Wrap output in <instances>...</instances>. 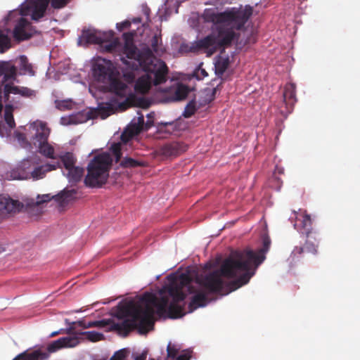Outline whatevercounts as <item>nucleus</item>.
Wrapping results in <instances>:
<instances>
[{
	"label": "nucleus",
	"instance_id": "4be33fe9",
	"mask_svg": "<svg viewBox=\"0 0 360 360\" xmlns=\"http://www.w3.org/2000/svg\"><path fill=\"white\" fill-rule=\"evenodd\" d=\"M49 1L50 0H32L30 2L33 8L32 13L33 20H38L44 15Z\"/></svg>",
	"mask_w": 360,
	"mask_h": 360
},
{
	"label": "nucleus",
	"instance_id": "412c9836",
	"mask_svg": "<svg viewBox=\"0 0 360 360\" xmlns=\"http://www.w3.org/2000/svg\"><path fill=\"white\" fill-rule=\"evenodd\" d=\"M77 193L76 189H64L57 195H53V198L60 207H64L76 199Z\"/></svg>",
	"mask_w": 360,
	"mask_h": 360
},
{
	"label": "nucleus",
	"instance_id": "6e6d98bb",
	"mask_svg": "<svg viewBox=\"0 0 360 360\" xmlns=\"http://www.w3.org/2000/svg\"><path fill=\"white\" fill-rule=\"evenodd\" d=\"M64 332H65V330H64V329H60V330H59L52 332V333L50 334L49 337H50V338H53V337H55V336H56V335H58L63 334V333H64Z\"/></svg>",
	"mask_w": 360,
	"mask_h": 360
},
{
	"label": "nucleus",
	"instance_id": "338daca9",
	"mask_svg": "<svg viewBox=\"0 0 360 360\" xmlns=\"http://www.w3.org/2000/svg\"><path fill=\"white\" fill-rule=\"evenodd\" d=\"M19 58H20L21 60H22V56H19Z\"/></svg>",
	"mask_w": 360,
	"mask_h": 360
},
{
	"label": "nucleus",
	"instance_id": "3c124183",
	"mask_svg": "<svg viewBox=\"0 0 360 360\" xmlns=\"http://www.w3.org/2000/svg\"><path fill=\"white\" fill-rule=\"evenodd\" d=\"M72 324L77 325L84 329L92 328V326L90 325V324H92V322L91 321L86 322L84 320L77 321L76 322L72 323Z\"/></svg>",
	"mask_w": 360,
	"mask_h": 360
},
{
	"label": "nucleus",
	"instance_id": "7c9ffc66",
	"mask_svg": "<svg viewBox=\"0 0 360 360\" xmlns=\"http://www.w3.org/2000/svg\"><path fill=\"white\" fill-rule=\"evenodd\" d=\"M61 167L63 166L66 170L75 167L77 159L73 153L67 152L64 155L60 156Z\"/></svg>",
	"mask_w": 360,
	"mask_h": 360
},
{
	"label": "nucleus",
	"instance_id": "58836bf2",
	"mask_svg": "<svg viewBox=\"0 0 360 360\" xmlns=\"http://www.w3.org/2000/svg\"><path fill=\"white\" fill-rule=\"evenodd\" d=\"M4 119L10 129L15 127V122L12 115V108L10 106H6L5 108Z\"/></svg>",
	"mask_w": 360,
	"mask_h": 360
},
{
	"label": "nucleus",
	"instance_id": "ddd939ff",
	"mask_svg": "<svg viewBox=\"0 0 360 360\" xmlns=\"http://www.w3.org/2000/svg\"><path fill=\"white\" fill-rule=\"evenodd\" d=\"M22 4L19 6L17 10L12 11L4 19V24L15 25L13 31L14 39L20 41L22 40Z\"/></svg>",
	"mask_w": 360,
	"mask_h": 360
},
{
	"label": "nucleus",
	"instance_id": "39448f33",
	"mask_svg": "<svg viewBox=\"0 0 360 360\" xmlns=\"http://www.w3.org/2000/svg\"><path fill=\"white\" fill-rule=\"evenodd\" d=\"M125 37L124 53L129 59L136 61L134 69L141 68L144 72L152 77L153 84L155 86L163 84L168 78L169 68L166 63L161 59L155 58L151 49L148 47L141 50L138 49L134 44L131 34H124Z\"/></svg>",
	"mask_w": 360,
	"mask_h": 360
},
{
	"label": "nucleus",
	"instance_id": "c756f323",
	"mask_svg": "<svg viewBox=\"0 0 360 360\" xmlns=\"http://www.w3.org/2000/svg\"><path fill=\"white\" fill-rule=\"evenodd\" d=\"M11 33L10 29L6 28L0 30V52L4 53L11 48V41L8 34Z\"/></svg>",
	"mask_w": 360,
	"mask_h": 360
},
{
	"label": "nucleus",
	"instance_id": "4468645a",
	"mask_svg": "<svg viewBox=\"0 0 360 360\" xmlns=\"http://www.w3.org/2000/svg\"><path fill=\"white\" fill-rule=\"evenodd\" d=\"M79 344V338L75 336H67L60 338L56 340L50 342L47 346V352L49 353H54L63 348H72Z\"/></svg>",
	"mask_w": 360,
	"mask_h": 360
},
{
	"label": "nucleus",
	"instance_id": "a211bd4d",
	"mask_svg": "<svg viewBox=\"0 0 360 360\" xmlns=\"http://www.w3.org/2000/svg\"><path fill=\"white\" fill-rule=\"evenodd\" d=\"M189 93L187 86L183 84H178L172 86L168 90L167 101H178L185 99Z\"/></svg>",
	"mask_w": 360,
	"mask_h": 360
},
{
	"label": "nucleus",
	"instance_id": "4c0bfd02",
	"mask_svg": "<svg viewBox=\"0 0 360 360\" xmlns=\"http://www.w3.org/2000/svg\"><path fill=\"white\" fill-rule=\"evenodd\" d=\"M196 110L197 108L195 102L194 101H191L185 107L183 116L186 118H189L195 113Z\"/></svg>",
	"mask_w": 360,
	"mask_h": 360
},
{
	"label": "nucleus",
	"instance_id": "c9c22d12",
	"mask_svg": "<svg viewBox=\"0 0 360 360\" xmlns=\"http://www.w3.org/2000/svg\"><path fill=\"white\" fill-rule=\"evenodd\" d=\"M34 34L39 35V33H38L36 30H32V29L31 27V24H30L27 22V20L24 18V34H23L24 41L30 39Z\"/></svg>",
	"mask_w": 360,
	"mask_h": 360
},
{
	"label": "nucleus",
	"instance_id": "dca6fc26",
	"mask_svg": "<svg viewBox=\"0 0 360 360\" xmlns=\"http://www.w3.org/2000/svg\"><path fill=\"white\" fill-rule=\"evenodd\" d=\"M187 145L178 141L167 143L160 148V153L165 157H176L187 150Z\"/></svg>",
	"mask_w": 360,
	"mask_h": 360
},
{
	"label": "nucleus",
	"instance_id": "bb28decb",
	"mask_svg": "<svg viewBox=\"0 0 360 360\" xmlns=\"http://www.w3.org/2000/svg\"><path fill=\"white\" fill-rule=\"evenodd\" d=\"M74 329H75V328L70 327L68 329L66 330L65 332L68 334L84 335L86 340H88L90 342H93L103 340L105 338L104 335L103 333H98V332H96L94 330L74 333L73 332Z\"/></svg>",
	"mask_w": 360,
	"mask_h": 360
},
{
	"label": "nucleus",
	"instance_id": "09e8293b",
	"mask_svg": "<svg viewBox=\"0 0 360 360\" xmlns=\"http://www.w3.org/2000/svg\"><path fill=\"white\" fill-rule=\"evenodd\" d=\"M195 77L197 78V79L200 80V79H203L205 77H206L208 75V74L205 69L199 67L195 71Z\"/></svg>",
	"mask_w": 360,
	"mask_h": 360
},
{
	"label": "nucleus",
	"instance_id": "f03ea898",
	"mask_svg": "<svg viewBox=\"0 0 360 360\" xmlns=\"http://www.w3.org/2000/svg\"><path fill=\"white\" fill-rule=\"evenodd\" d=\"M168 302L166 296L158 298L153 293L146 292L139 302L130 300L120 306L121 313L130 318L120 323L111 321L109 330L116 331L122 337H127L134 329L140 334H146L153 325L154 308L159 316H162L166 313Z\"/></svg>",
	"mask_w": 360,
	"mask_h": 360
},
{
	"label": "nucleus",
	"instance_id": "e2e57ef3",
	"mask_svg": "<svg viewBox=\"0 0 360 360\" xmlns=\"http://www.w3.org/2000/svg\"><path fill=\"white\" fill-rule=\"evenodd\" d=\"M216 91H217V89H213V91H212V94H213V95L216 93Z\"/></svg>",
	"mask_w": 360,
	"mask_h": 360
},
{
	"label": "nucleus",
	"instance_id": "f704fd0d",
	"mask_svg": "<svg viewBox=\"0 0 360 360\" xmlns=\"http://www.w3.org/2000/svg\"><path fill=\"white\" fill-rule=\"evenodd\" d=\"M143 162L136 160L131 158L126 157L120 162V166L124 168H135L138 167H143Z\"/></svg>",
	"mask_w": 360,
	"mask_h": 360
},
{
	"label": "nucleus",
	"instance_id": "5fc2aeb1",
	"mask_svg": "<svg viewBox=\"0 0 360 360\" xmlns=\"http://www.w3.org/2000/svg\"><path fill=\"white\" fill-rule=\"evenodd\" d=\"M147 356V352H143L141 354L136 356L134 360H146Z\"/></svg>",
	"mask_w": 360,
	"mask_h": 360
},
{
	"label": "nucleus",
	"instance_id": "0eeeda50",
	"mask_svg": "<svg viewBox=\"0 0 360 360\" xmlns=\"http://www.w3.org/2000/svg\"><path fill=\"white\" fill-rule=\"evenodd\" d=\"M29 135L32 139V143L38 149V152L44 157L55 160L57 158L55 148L48 142L49 136L51 132L50 128L46 122L36 120L29 124ZM28 135L24 134V148L30 146V143L27 141Z\"/></svg>",
	"mask_w": 360,
	"mask_h": 360
},
{
	"label": "nucleus",
	"instance_id": "6e6552de",
	"mask_svg": "<svg viewBox=\"0 0 360 360\" xmlns=\"http://www.w3.org/2000/svg\"><path fill=\"white\" fill-rule=\"evenodd\" d=\"M112 162L108 153L96 155L88 165L84 184L90 188H99L105 184L109 176Z\"/></svg>",
	"mask_w": 360,
	"mask_h": 360
},
{
	"label": "nucleus",
	"instance_id": "a18cd8bd",
	"mask_svg": "<svg viewBox=\"0 0 360 360\" xmlns=\"http://www.w3.org/2000/svg\"><path fill=\"white\" fill-rule=\"evenodd\" d=\"M100 111L102 115L107 117L113 112V108L110 104L107 103L105 106L100 108Z\"/></svg>",
	"mask_w": 360,
	"mask_h": 360
},
{
	"label": "nucleus",
	"instance_id": "ea45409f",
	"mask_svg": "<svg viewBox=\"0 0 360 360\" xmlns=\"http://www.w3.org/2000/svg\"><path fill=\"white\" fill-rule=\"evenodd\" d=\"M161 43H162L161 37L158 34H155L150 39V46L152 49L151 51H153L156 53H159V51H160L159 45L161 44Z\"/></svg>",
	"mask_w": 360,
	"mask_h": 360
},
{
	"label": "nucleus",
	"instance_id": "5701e85b",
	"mask_svg": "<svg viewBox=\"0 0 360 360\" xmlns=\"http://www.w3.org/2000/svg\"><path fill=\"white\" fill-rule=\"evenodd\" d=\"M179 348L175 345L169 342L167 347V358L165 360H190L191 354L188 351H184L183 354H179Z\"/></svg>",
	"mask_w": 360,
	"mask_h": 360
},
{
	"label": "nucleus",
	"instance_id": "9d476101",
	"mask_svg": "<svg viewBox=\"0 0 360 360\" xmlns=\"http://www.w3.org/2000/svg\"><path fill=\"white\" fill-rule=\"evenodd\" d=\"M40 162L41 158L37 155L32 159L31 164L29 160H24V180L37 181L44 179L48 172L61 168L59 161L44 165H39Z\"/></svg>",
	"mask_w": 360,
	"mask_h": 360
},
{
	"label": "nucleus",
	"instance_id": "69168bd1",
	"mask_svg": "<svg viewBox=\"0 0 360 360\" xmlns=\"http://www.w3.org/2000/svg\"><path fill=\"white\" fill-rule=\"evenodd\" d=\"M23 5H25V2L24 1ZM24 11H25V8H24ZM24 15H25V12H24Z\"/></svg>",
	"mask_w": 360,
	"mask_h": 360
},
{
	"label": "nucleus",
	"instance_id": "a878e982",
	"mask_svg": "<svg viewBox=\"0 0 360 360\" xmlns=\"http://www.w3.org/2000/svg\"><path fill=\"white\" fill-rule=\"evenodd\" d=\"M283 99L286 105L292 106L297 102L296 86L293 83H288L285 86Z\"/></svg>",
	"mask_w": 360,
	"mask_h": 360
},
{
	"label": "nucleus",
	"instance_id": "79ce46f5",
	"mask_svg": "<svg viewBox=\"0 0 360 360\" xmlns=\"http://www.w3.org/2000/svg\"><path fill=\"white\" fill-rule=\"evenodd\" d=\"M25 75L34 76L35 75V69L33 65L28 62L27 57L24 56V75Z\"/></svg>",
	"mask_w": 360,
	"mask_h": 360
},
{
	"label": "nucleus",
	"instance_id": "20e7f679",
	"mask_svg": "<svg viewBox=\"0 0 360 360\" xmlns=\"http://www.w3.org/2000/svg\"><path fill=\"white\" fill-rule=\"evenodd\" d=\"M193 278L188 274H181L174 276L170 281L167 290L172 301L167 304V311L168 317L171 319L181 318L185 315L184 307L179 303L184 301L186 294L183 292L185 287H188L189 292L195 293L188 304L189 312H193L199 307H205L207 303V295L202 290H194L191 286Z\"/></svg>",
	"mask_w": 360,
	"mask_h": 360
},
{
	"label": "nucleus",
	"instance_id": "a19ab883",
	"mask_svg": "<svg viewBox=\"0 0 360 360\" xmlns=\"http://www.w3.org/2000/svg\"><path fill=\"white\" fill-rule=\"evenodd\" d=\"M51 199H53V196L51 195V194H45L43 195L41 197L38 196V200L34 203V209H36L39 214L41 212L39 210V205L44 202H49Z\"/></svg>",
	"mask_w": 360,
	"mask_h": 360
},
{
	"label": "nucleus",
	"instance_id": "423d86ee",
	"mask_svg": "<svg viewBox=\"0 0 360 360\" xmlns=\"http://www.w3.org/2000/svg\"><path fill=\"white\" fill-rule=\"evenodd\" d=\"M125 37L124 53L129 59L136 61L134 69L141 68L144 72L152 77L153 84L155 86L163 84L168 78L169 68L166 63L161 59L155 58L151 49L148 47L141 50L138 49L134 44L131 34H124Z\"/></svg>",
	"mask_w": 360,
	"mask_h": 360
},
{
	"label": "nucleus",
	"instance_id": "cd10ccee",
	"mask_svg": "<svg viewBox=\"0 0 360 360\" xmlns=\"http://www.w3.org/2000/svg\"><path fill=\"white\" fill-rule=\"evenodd\" d=\"M158 132L165 133L166 134H172L173 132L179 129V121L167 122H160L158 124Z\"/></svg>",
	"mask_w": 360,
	"mask_h": 360
},
{
	"label": "nucleus",
	"instance_id": "e433bc0d",
	"mask_svg": "<svg viewBox=\"0 0 360 360\" xmlns=\"http://www.w3.org/2000/svg\"><path fill=\"white\" fill-rule=\"evenodd\" d=\"M56 108L59 110L64 111L67 110H71L73 106V103L71 100H56L55 101Z\"/></svg>",
	"mask_w": 360,
	"mask_h": 360
},
{
	"label": "nucleus",
	"instance_id": "864d4df0",
	"mask_svg": "<svg viewBox=\"0 0 360 360\" xmlns=\"http://www.w3.org/2000/svg\"><path fill=\"white\" fill-rule=\"evenodd\" d=\"M153 125V121L148 120L146 122H144V129L143 131L148 130Z\"/></svg>",
	"mask_w": 360,
	"mask_h": 360
},
{
	"label": "nucleus",
	"instance_id": "9b49d317",
	"mask_svg": "<svg viewBox=\"0 0 360 360\" xmlns=\"http://www.w3.org/2000/svg\"><path fill=\"white\" fill-rule=\"evenodd\" d=\"M223 264L224 262H222L219 270H215L205 276L203 278L197 279V282L209 292H219L222 290L224 282L221 278V276L229 278L238 277L236 278L238 279L241 275H243L244 274L243 271H240L233 272V275H226L224 274L221 270Z\"/></svg>",
	"mask_w": 360,
	"mask_h": 360
},
{
	"label": "nucleus",
	"instance_id": "7ed1b4c3",
	"mask_svg": "<svg viewBox=\"0 0 360 360\" xmlns=\"http://www.w3.org/2000/svg\"><path fill=\"white\" fill-rule=\"evenodd\" d=\"M263 247L257 251L251 249L236 250L233 252L224 260L222 271L226 275H233V272L243 271L238 279L229 283L232 290H235L247 284L254 276L256 269L266 259L265 254L269 251L271 240L269 237H264L262 240Z\"/></svg>",
	"mask_w": 360,
	"mask_h": 360
},
{
	"label": "nucleus",
	"instance_id": "f8f14e48",
	"mask_svg": "<svg viewBox=\"0 0 360 360\" xmlns=\"http://www.w3.org/2000/svg\"><path fill=\"white\" fill-rule=\"evenodd\" d=\"M17 69L10 61L0 63V77L3 76L5 82L4 93L7 96L10 94H22L21 89L15 84Z\"/></svg>",
	"mask_w": 360,
	"mask_h": 360
},
{
	"label": "nucleus",
	"instance_id": "c03bdc74",
	"mask_svg": "<svg viewBox=\"0 0 360 360\" xmlns=\"http://www.w3.org/2000/svg\"><path fill=\"white\" fill-rule=\"evenodd\" d=\"M91 322H92V324H91V325L92 326V328H94V327L104 328L108 325L110 326V324H111L110 320H105V319H103L101 321H94Z\"/></svg>",
	"mask_w": 360,
	"mask_h": 360
},
{
	"label": "nucleus",
	"instance_id": "4d7b16f0",
	"mask_svg": "<svg viewBox=\"0 0 360 360\" xmlns=\"http://www.w3.org/2000/svg\"><path fill=\"white\" fill-rule=\"evenodd\" d=\"M68 120H69V118L63 117L60 119V122H61L62 124H68L70 123V122L68 121Z\"/></svg>",
	"mask_w": 360,
	"mask_h": 360
},
{
	"label": "nucleus",
	"instance_id": "de8ad7c7",
	"mask_svg": "<svg viewBox=\"0 0 360 360\" xmlns=\"http://www.w3.org/2000/svg\"><path fill=\"white\" fill-rule=\"evenodd\" d=\"M126 358V352L124 349L116 352L110 360H124Z\"/></svg>",
	"mask_w": 360,
	"mask_h": 360
},
{
	"label": "nucleus",
	"instance_id": "603ef678",
	"mask_svg": "<svg viewBox=\"0 0 360 360\" xmlns=\"http://www.w3.org/2000/svg\"><path fill=\"white\" fill-rule=\"evenodd\" d=\"M131 25L130 22L124 21L120 24H117V27L119 30H122L124 28H127Z\"/></svg>",
	"mask_w": 360,
	"mask_h": 360
},
{
	"label": "nucleus",
	"instance_id": "774afa93",
	"mask_svg": "<svg viewBox=\"0 0 360 360\" xmlns=\"http://www.w3.org/2000/svg\"><path fill=\"white\" fill-rule=\"evenodd\" d=\"M161 51V53H163V51L161 50V49H160V51L159 52Z\"/></svg>",
	"mask_w": 360,
	"mask_h": 360
},
{
	"label": "nucleus",
	"instance_id": "6ab92c4d",
	"mask_svg": "<svg viewBox=\"0 0 360 360\" xmlns=\"http://www.w3.org/2000/svg\"><path fill=\"white\" fill-rule=\"evenodd\" d=\"M1 167L2 169H0V174L3 179L9 181L22 179V166L21 162H19L15 167H12L10 171L5 170L8 167L7 163L3 162Z\"/></svg>",
	"mask_w": 360,
	"mask_h": 360
},
{
	"label": "nucleus",
	"instance_id": "8fccbe9b",
	"mask_svg": "<svg viewBox=\"0 0 360 360\" xmlns=\"http://www.w3.org/2000/svg\"><path fill=\"white\" fill-rule=\"evenodd\" d=\"M37 91L24 86V97L34 98L37 96Z\"/></svg>",
	"mask_w": 360,
	"mask_h": 360
},
{
	"label": "nucleus",
	"instance_id": "bf43d9fd",
	"mask_svg": "<svg viewBox=\"0 0 360 360\" xmlns=\"http://www.w3.org/2000/svg\"><path fill=\"white\" fill-rule=\"evenodd\" d=\"M24 212H27V213L30 214V208L27 207L25 209H24Z\"/></svg>",
	"mask_w": 360,
	"mask_h": 360
},
{
	"label": "nucleus",
	"instance_id": "37998d69",
	"mask_svg": "<svg viewBox=\"0 0 360 360\" xmlns=\"http://www.w3.org/2000/svg\"><path fill=\"white\" fill-rule=\"evenodd\" d=\"M110 150L115 158V162H118L120 161L122 157L121 146L120 143H113Z\"/></svg>",
	"mask_w": 360,
	"mask_h": 360
},
{
	"label": "nucleus",
	"instance_id": "680f3d73",
	"mask_svg": "<svg viewBox=\"0 0 360 360\" xmlns=\"http://www.w3.org/2000/svg\"><path fill=\"white\" fill-rule=\"evenodd\" d=\"M4 249L2 247H0V253L4 252Z\"/></svg>",
	"mask_w": 360,
	"mask_h": 360
},
{
	"label": "nucleus",
	"instance_id": "f3484780",
	"mask_svg": "<svg viewBox=\"0 0 360 360\" xmlns=\"http://www.w3.org/2000/svg\"><path fill=\"white\" fill-rule=\"evenodd\" d=\"M20 202L8 195H0V214L6 217L19 210Z\"/></svg>",
	"mask_w": 360,
	"mask_h": 360
},
{
	"label": "nucleus",
	"instance_id": "aec40b11",
	"mask_svg": "<svg viewBox=\"0 0 360 360\" xmlns=\"http://www.w3.org/2000/svg\"><path fill=\"white\" fill-rule=\"evenodd\" d=\"M104 41L105 39L100 32L96 30H87L82 31L79 43L101 44Z\"/></svg>",
	"mask_w": 360,
	"mask_h": 360
},
{
	"label": "nucleus",
	"instance_id": "2eb2a0df",
	"mask_svg": "<svg viewBox=\"0 0 360 360\" xmlns=\"http://www.w3.org/2000/svg\"><path fill=\"white\" fill-rule=\"evenodd\" d=\"M305 242L303 247L296 246L292 252V255L295 257L300 255L304 252L316 255L318 253L319 240L316 238V233H310V236H304Z\"/></svg>",
	"mask_w": 360,
	"mask_h": 360
},
{
	"label": "nucleus",
	"instance_id": "393cba45",
	"mask_svg": "<svg viewBox=\"0 0 360 360\" xmlns=\"http://www.w3.org/2000/svg\"><path fill=\"white\" fill-rule=\"evenodd\" d=\"M153 83L152 77L149 75L140 77L136 82L134 89L139 94H145L148 92Z\"/></svg>",
	"mask_w": 360,
	"mask_h": 360
},
{
	"label": "nucleus",
	"instance_id": "473e14b6",
	"mask_svg": "<svg viewBox=\"0 0 360 360\" xmlns=\"http://www.w3.org/2000/svg\"><path fill=\"white\" fill-rule=\"evenodd\" d=\"M132 131L135 134H138L144 129V117L143 115L139 116L136 119H134L130 124Z\"/></svg>",
	"mask_w": 360,
	"mask_h": 360
},
{
	"label": "nucleus",
	"instance_id": "052dcab7",
	"mask_svg": "<svg viewBox=\"0 0 360 360\" xmlns=\"http://www.w3.org/2000/svg\"><path fill=\"white\" fill-rule=\"evenodd\" d=\"M16 137L19 141H20V134H16Z\"/></svg>",
	"mask_w": 360,
	"mask_h": 360
},
{
	"label": "nucleus",
	"instance_id": "1a4fd4ad",
	"mask_svg": "<svg viewBox=\"0 0 360 360\" xmlns=\"http://www.w3.org/2000/svg\"><path fill=\"white\" fill-rule=\"evenodd\" d=\"M94 72L102 81H107L108 90L117 96L124 98L127 95V85L115 75L112 63L103 60L94 67Z\"/></svg>",
	"mask_w": 360,
	"mask_h": 360
},
{
	"label": "nucleus",
	"instance_id": "0e129e2a",
	"mask_svg": "<svg viewBox=\"0 0 360 360\" xmlns=\"http://www.w3.org/2000/svg\"><path fill=\"white\" fill-rule=\"evenodd\" d=\"M295 219H298L299 217H298V215L297 214V213L295 212Z\"/></svg>",
	"mask_w": 360,
	"mask_h": 360
},
{
	"label": "nucleus",
	"instance_id": "13d9d810",
	"mask_svg": "<svg viewBox=\"0 0 360 360\" xmlns=\"http://www.w3.org/2000/svg\"><path fill=\"white\" fill-rule=\"evenodd\" d=\"M13 360H22V353L19 354Z\"/></svg>",
	"mask_w": 360,
	"mask_h": 360
},
{
	"label": "nucleus",
	"instance_id": "2f4dec72",
	"mask_svg": "<svg viewBox=\"0 0 360 360\" xmlns=\"http://www.w3.org/2000/svg\"><path fill=\"white\" fill-rule=\"evenodd\" d=\"M229 65V59L228 58H219L215 63V73L217 76L221 77L227 70Z\"/></svg>",
	"mask_w": 360,
	"mask_h": 360
},
{
	"label": "nucleus",
	"instance_id": "b1692460",
	"mask_svg": "<svg viewBox=\"0 0 360 360\" xmlns=\"http://www.w3.org/2000/svg\"><path fill=\"white\" fill-rule=\"evenodd\" d=\"M300 216L302 217L301 228L297 229V224H294L295 229H297L303 236H310V233H316L315 231H313L312 221L310 215L306 212H304Z\"/></svg>",
	"mask_w": 360,
	"mask_h": 360
},
{
	"label": "nucleus",
	"instance_id": "f257e3e1",
	"mask_svg": "<svg viewBox=\"0 0 360 360\" xmlns=\"http://www.w3.org/2000/svg\"><path fill=\"white\" fill-rule=\"evenodd\" d=\"M252 14L250 6L245 8L233 7L224 12H216L213 8L204 11L202 18L205 22H212V32L206 37L197 40L191 50H204L208 56H212L219 49L231 45L236 37L234 30H240Z\"/></svg>",
	"mask_w": 360,
	"mask_h": 360
},
{
	"label": "nucleus",
	"instance_id": "c85d7f7f",
	"mask_svg": "<svg viewBox=\"0 0 360 360\" xmlns=\"http://www.w3.org/2000/svg\"><path fill=\"white\" fill-rule=\"evenodd\" d=\"M84 174V169L80 167H74L67 170L66 176L71 183L79 182Z\"/></svg>",
	"mask_w": 360,
	"mask_h": 360
},
{
	"label": "nucleus",
	"instance_id": "49530a36",
	"mask_svg": "<svg viewBox=\"0 0 360 360\" xmlns=\"http://www.w3.org/2000/svg\"><path fill=\"white\" fill-rule=\"evenodd\" d=\"M69 0H51V6L54 8H61L66 6Z\"/></svg>",
	"mask_w": 360,
	"mask_h": 360
},
{
	"label": "nucleus",
	"instance_id": "72a5a7b5",
	"mask_svg": "<svg viewBox=\"0 0 360 360\" xmlns=\"http://www.w3.org/2000/svg\"><path fill=\"white\" fill-rule=\"evenodd\" d=\"M49 357L46 352L40 350H35L30 354L24 352V360H44Z\"/></svg>",
	"mask_w": 360,
	"mask_h": 360
}]
</instances>
